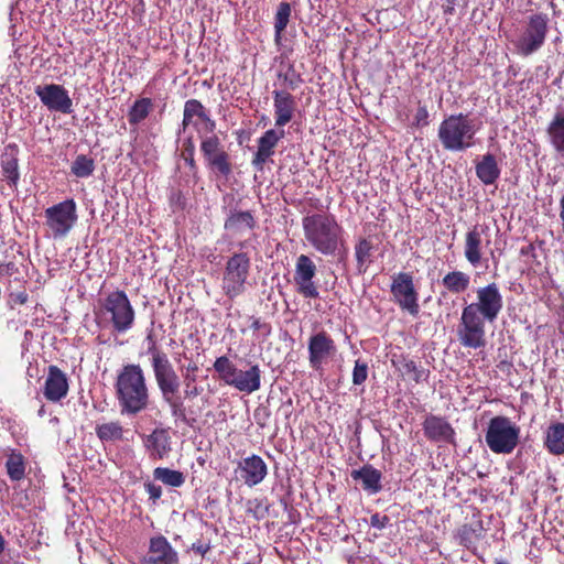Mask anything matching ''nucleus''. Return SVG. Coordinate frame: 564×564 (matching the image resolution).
Returning <instances> with one entry per match:
<instances>
[{
    "mask_svg": "<svg viewBox=\"0 0 564 564\" xmlns=\"http://www.w3.org/2000/svg\"><path fill=\"white\" fill-rule=\"evenodd\" d=\"M477 301L465 305L457 326V338L465 348L486 346V322L494 323L503 308V297L496 283L478 288Z\"/></svg>",
    "mask_w": 564,
    "mask_h": 564,
    "instance_id": "obj_1",
    "label": "nucleus"
},
{
    "mask_svg": "<svg viewBox=\"0 0 564 564\" xmlns=\"http://www.w3.org/2000/svg\"><path fill=\"white\" fill-rule=\"evenodd\" d=\"M147 340L149 343L147 354L151 357V367L162 399L170 406L174 417L185 419V406L181 399L175 397L181 387L178 375L169 356L158 347L152 334L147 336Z\"/></svg>",
    "mask_w": 564,
    "mask_h": 564,
    "instance_id": "obj_2",
    "label": "nucleus"
},
{
    "mask_svg": "<svg viewBox=\"0 0 564 564\" xmlns=\"http://www.w3.org/2000/svg\"><path fill=\"white\" fill-rule=\"evenodd\" d=\"M304 237L317 252L324 256L340 253L345 245L344 229L335 216L328 213H315L302 219Z\"/></svg>",
    "mask_w": 564,
    "mask_h": 564,
    "instance_id": "obj_3",
    "label": "nucleus"
},
{
    "mask_svg": "<svg viewBox=\"0 0 564 564\" xmlns=\"http://www.w3.org/2000/svg\"><path fill=\"white\" fill-rule=\"evenodd\" d=\"M115 388L122 414L134 415L148 408L150 394L140 365L123 366L117 376Z\"/></svg>",
    "mask_w": 564,
    "mask_h": 564,
    "instance_id": "obj_4",
    "label": "nucleus"
},
{
    "mask_svg": "<svg viewBox=\"0 0 564 564\" xmlns=\"http://www.w3.org/2000/svg\"><path fill=\"white\" fill-rule=\"evenodd\" d=\"M475 120L464 113L446 117L438 127L437 137L446 151L459 152L475 145Z\"/></svg>",
    "mask_w": 564,
    "mask_h": 564,
    "instance_id": "obj_5",
    "label": "nucleus"
},
{
    "mask_svg": "<svg viewBox=\"0 0 564 564\" xmlns=\"http://www.w3.org/2000/svg\"><path fill=\"white\" fill-rule=\"evenodd\" d=\"M99 315L110 323L118 334L129 332L135 321V311L124 291L116 290L108 293L99 302Z\"/></svg>",
    "mask_w": 564,
    "mask_h": 564,
    "instance_id": "obj_6",
    "label": "nucleus"
},
{
    "mask_svg": "<svg viewBox=\"0 0 564 564\" xmlns=\"http://www.w3.org/2000/svg\"><path fill=\"white\" fill-rule=\"evenodd\" d=\"M520 429L507 416L497 415L489 421L485 435L490 451L496 454H510L517 447Z\"/></svg>",
    "mask_w": 564,
    "mask_h": 564,
    "instance_id": "obj_7",
    "label": "nucleus"
},
{
    "mask_svg": "<svg viewBox=\"0 0 564 564\" xmlns=\"http://www.w3.org/2000/svg\"><path fill=\"white\" fill-rule=\"evenodd\" d=\"M250 267V258L246 252H236L227 260L221 289L230 300L238 297L246 291Z\"/></svg>",
    "mask_w": 564,
    "mask_h": 564,
    "instance_id": "obj_8",
    "label": "nucleus"
},
{
    "mask_svg": "<svg viewBox=\"0 0 564 564\" xmlns=\"http://www.w3.org/2000/svg\"><path fill=\"white\" fill-rule=\"evenodd\" d=\"M45 226L55 239L65 238L78 220L77 205L74 199H65L44 212Z\"/></svg>",
    "mask_w": 564,
    "mask_h": 564,
    "instance_id": "obj_9",
    "label": "nucleus"
},
{
    "mask_svg": "<svg viewBox=\"0 0 564 564\" xmlns=\"http://www.w3.org/2000/svg\"><path fill=\"white\" fill-rule=\"evenodd\" d=\"M547 32L549 17L544 13L531 15L523 33L514 42L517 52L522 56L538 52L544 45Z\"/></svg>",
    "mask_w": 564,
    "mask_h": 564,
    "instance_id": "obj_10",
    "label": "nucleus"
},
{
    "mask_svg": "<svg viewBox=\"0 0 564 564\" xmlns=\"http://www.w3.org/2000/svg\"><path fill=\"white\" fill-rule=\"evenodd\" d=\"M393 302L401 311L415 317L420 313L419 292L414 284L413 274L410 272H399L392 276L390 285Z\"/></svg>",
    "mask_w": 564,
    "mask_h": 564,
    "instance_id": "obj_11",
    "label": "nucleus"
},
{
    "mask_svg": "<svg viewBox=\"0 0 564 564\" xmlns=\"http://www.w3.org/2000/svg\"><path fill=\"white\" fill-rule=\"evenodd\" d=\"M200 151L207 163V166L223 176L231 173V163L229 154L223 149L220 139L213 132L208 134H199Z\"/></svg>",
    "mask_w": 564,
    "mask_h": 564,
    "instance_id": "obj_12",
    "label": "nucleus"
},
{
    "mask_svg": "<svg viewBox=\"0 0 564 564\" xmlns=\"http://www.w3.org/2000/svg\"><path fill=\"white\" fill-rule=\"evenodd\" d=\"M34 91L50 111L67 115L73 111V101L63 86L57 84L39 85Z\"/></svg>",
    "mask_w": 564,
    "mask_h": 564,
    "instance_id": "obj_13",
    "label": "nucleus"
},
{
    "mask_svg": "<svg viewBox=\"0 0 564 564\" xmlns=\"http://www.w3.org/2000/svg\"><path fill=\"white\" fill-rule=\"evenodd\" d=\"M316 272V264L308 256L301 254L296 258L294 282L297 292L306 299H316L319 295L313 282Z\"/></svg>",
    "mask_w": 564,
    "mask_h": 564,
    "instance_id": "obj_14",
    "label": "nucleus"
},
{
    "mask_svg": "<svg viewBox=\"0 0 564 564\" xmlns=\"http://www.w3.org/2000/svg\"><path fill=\"white\" fill-rule=\"evenodd\" d=\"M178 553L162 534L150 538L140 564H178Z\"/></svg>",
    "mask_w": 564,
    "mask_h": 564,
    "instance_id": "obj_15",
    "label": "nucleus"
},
{
    "mask_svg": "<svg viewBox=\"0 0 564 564\" xmlns=\"http://www.w3.org/2000/svg\"><path fill=\"white\" fill-rule=\"evenodd\" d=\"M307 349L310 365L315 370L321 369L337 351L335 341L325 330L310 337Z\"/></svg>",
    "mask_w": 564,
    "mask_h": 564,
    "instance_id": "obj_16",
    "label": "nucleus"
},
{
    "mask_svg": "<svg viewBox=\"0 0 564 564\" xmlns=\"http://www.w3.org/2000/svg\"><path fill=\"white\" fill-rule=\"evenodd\" d=\"M183 128L193 124L198 134L215 132L216 122L213 120L203 104L197 99L185 101L183 111Z\"/></svg>",
    "mask_w": 564,
    "mask_h": 564,
    "instance_id": "obj_17",
    "label": "nucleus"
},
{
    "mask_svg": "<svg viewBox=\"0 0 564 564\" xmlns=\"http://www.w3.org/2000/svg\"><path fill=\"white\" fill-rule=\"evenodd\" d=\"M235 473L246 486L254 487L267 477L268 466L259 455L252 454L239 460Z\"/></svg>",
    "mask_w": 564,
    "mask_h": 564,
    "instance_id": "obj_18",
    "label": "nucleus"
},
{
    "mask_svg": "<svg viewBox=\"0 0 564 564\" xmlns=\"http://www.w3.org/2000/svg\"><path fill=\"white\" fill-rule=\"evenodd\" d=\"M489 228L486 225H475L467 231L465 237L464 256L469 264L477 267L481 261V249L484 242L490 243L488 238Z\"/></svg>",
    "mask_w": 564,
    "mask_h": 564,
    "instance_id": "obj_19",
    "label": "nucleus"
},
{
    "mask_svg": "<svg viewBox=\"0 0 564 564\" xmlns=\"http://www.w3.org/2000/svg\"><path fill=\"white\" fill-rule=\"evenodd\" d=\"M68 380L66 375L56 366L48 367L44 383V397L52 402H58L67 395Z\"/></svg>",
    "mask_w": 564,
    "mask_h": 564,
    "instance_id": "obj_20",
    "label": "nucleus"
},
{
    "mask_svg": "<svg viewBox=\"0 0 564 564\" xmlns=\"http://www.w3.org/2000/svg\"><path fill=\"white\" fill-rule=\"evenodd\" d=\"M272 95L275 127L282 128L293 119L296 101L295 98L285 90H273Z\"/></svg>",
    "mask_w": 564,
    "mask_h": 564,
    "instance_id": "obj_21",
    "label": "nucleus"
},
{
    "mask_svg": "<svg viewBox=\"0 0 564 564\" xmlns=\"http://www.w3.org/2000/svg\"><path fill=\"white\" fill-rule=\"evenodd\" d=\"M425 436L433 442L454 443L455 432L451 424L441 416L429 415L423 422Z\"/></svg>",
    "mask_w": 564,
    "mask_h": 564,
    "instance_id": "obj_22",
    "label": "nucleus"
},
{
    "mask_svg": "<svg viewBox=\"0 0 564 564\" xmlns=\"http://www.w3.org/2000/svg\"><path fill=\"white\" fill-rule=\"evenodd\" d=\"M262 371L259 365H251L247 370L238 369L231 386L239 392L251 394L261 388Z\"/></svg>",
    "mask_w": 564,
    "mask_h": 564,
    "instance_id": "obj_23",
    "label": "nucleus"
},
{
    "mask_svg": "<svg viewBox=\"0 0 564 564\" xmlns=\"http://www.w3.org/2000/svg\"><path fill=\"white\" fill-rule=\"evenodd\" d=\"M350 476L355 481H359L362 489L369 495H376L382 489V474L371 465L351 470Z\"/></svg>",
    "mask_w": 564,
    "mask_h": 564,
    "instance_id": "obj_24",
    "label": "nucleus"
},
{
    "mask_svg": "<svg viewBox=\"0 0 564 564\" xmlns=\"http://www.w3.org/2000/svg\"><path fill=\"white\" fill-rule=\"evenodd\" d=\"M170 435L165 430L155 429L150 435L144 440V445L150 453V456L155 459H162L171 451V441Z\"/></svg>",
    "mask_w": 564,
    "mask_h": 564,
    "instance_id": "obj_25",
    "label": "nucleus"
},
{
    "mask_svg": "<svg viewBox=\"0 0 564 564\" xmlns=\"http://www.w3.org/2000/svg\"><path fill=\"white\" fill-rule=\"evenodd\" d=\"M224 227L232 234H241L256 228V219L250 212L230 209Z\"/></svg>",
    "mask_w": 564,
    "mask_h": 564,
    "instance_id": "obj_26",
    "label": "nucleus"
},
{
    "mask_svg": "<svg viewBox=\"0 0 564 564\" xmlns=\"http://www.w3.org/2000/svg\"><path fill=\"white\" fill-rule=\"evenodd\" d=\"M392 364L397 368V370L410 380H413L416 383L427 380L430 371L424 369L423 367L416 365V362L412 359H409L404 356L393 357Z\"/></svg>",
    "mask_w": 564,
    "mask_h": 564,
    "instance_id": "obj_27",
    "label": "nucleus"
},
{
    "mask_svg": "<svg viewBox=\"0 0 564 564\" xmlns=\"http://www.w3.org/2000/svg\"><path fill=\"white\" fill-rule=\"evenodd\" d=\"M546 133L553 149L564 155V111L557 110L546 128Z\"/></svg>",
    "mask_w": 564,
    "mask_h": 564,
    "instance_id": "obj_28",
    "label": "nucleus"
},
{
    "mask_svg": "<svg viewBox=\"0 0 564 564\" xmlns=\"http://www.w3.org/2000/svg\"><path fill=\"white\" fill-rule=\"evenodd\" d=\"M441 284L445 292L462 294L470 286V275L459 270L449 271L442 278Z\"/></svg>",
    "mask_w": 564,
    "mask_h": 564,
    "instance_id": "obj_29",
    "label": "nucleus"
},
{
    "mask_svg": "<svg viewBox=\"0 0 564 564\" xmlns=\"http://www.w3.org/2000/svg\"><path fill=\"white\" fill-rule=\"evenodd\" d=\"M544 447L552 455L558 456L564 454V423L556 422L547 427Z\"/></svg>",
    "mask_w": 564,
    "mask_h": 564,
    "instance_id": "obj_30",
    "label": "nucleus"
},
{
    "mask_svg": "<svg viewBox=\"0 0 564 564\" xmlns=\"http://www.w3.org/2000/svg\"><path fill=\"white\" fill-rule=\"evenodd\" d=\"M476 174L484 184H494L500 175L496 158L490 153L485 154L476 165Z\"/></svg>",
    "mask_w": 564,
    "mask_h": 564,
    "instance_id": "obj_31",
    "label": "nucleus"
},
{
    "mask_svg": "<svg viewBox=\"0 0 564 564\" xmlns=\"http://www.w3.org/2000/svg\"><path fill=\"white\" fill-rule=\"evenodd\" d=\"M1 167L6 180L15 185L20 177L15 147H9L1 155Z\"/></svg>",
    "mask_w": 564,
    "mask_h": 564,
    "instance_id": "obj_32",
    "label": "nucleus"
},
{
    "mask_svg": "<svg viewBox=\"0 0 564 564\" xmlns=\"http://www.w3.org/2000/svg\"><path fill=\"white\" fill-rule=\"evenodd\" d=\"M6 469L12 481H20L25 476V460L21 453L11 451L6 462Z\"/></svg>",
    "mask_w": 564,
    "mask_h": 564,
    "instance_id": "obj_33",
    "label": "nucleus"
},
{
    "mask_svg": "<svg viewBox=\"0 0 564 564\" xmlns=\"http://www.w3.org/2000/svg\"><path fill=\"white\" fill-rule=\"evenodd\" d=\"M213 368L225 384L231 386V380L236 377L238 368L227 356L216 358Z\"/></svg>",
    "mask_w": 564,
    "mask_h": 564,
    "instance_id": "obj_34",
    "label": "nucleus"
},
{
    "mask_svg": "<svg viewBox=\"0 0 564 564\" xmlns=\"http://www.w3.org/2000/svg\"><path fill=\"white\" fill-rule=\"evenodd\" d=\"M198 371V366L195 362H191L186 366V372L183 375L184 379V395L187 399H195L197 398L202 391L203 388L198 387L196 384V372Z\"/></svg>",
    "mask_w": 564,
    "mask_h": 564,
    "instance_id": "obj_35",
    "label": "nucleus"
},
{
    "mask_svg": "<svg viewBox=\"0 0 564 564\" xmlns=\"http://www.w3.org/2000/svg\"><path fill=\"white\" fill-rule=\"evenodd\" d=\"M153 477L170 487H181L185 482V476L180 470L170 469L167 467H156L153 470Z\"/></svg>",
    "mask_w": 564,
    "mask_h": 564,
    "instance_id": "obj_36",
    "label": "nucleus"
},
{
    "mask_svg": "<svg viewBox=\"0 0 564 564\" xmlns=\"http://www.w3.org/2000/svg\"><path fill=\"white\" fill-rule=\"evenodd\" d=\"M96 434L102 442H115L122 438L123 429L120 422H107L97 425Z\"/></svg>",
    "mask_w": 564,
    "mask_h": 564,
    "instance_id": "obj_37",
    "label": "nucleus"
},
{
    "mask_svg": "<svg viewBox=\"0 0 564 564\" xmlns=\"http://www.w3.org/2000/svg\"><path fill=\"white\" fill-rule=\"evenodd\" d=\"M284 135L285 132L283 129L267 130L258 140V150L265 152L272 156L274 154V148L276 147L278 142L284 138Z\"/></svg>",
    "mask_w": 564,
    "mask_h": 564,
    "instance_id": "obj_38",
    "label": "nucleus"
},
{
    "mask_svg": "<svg viewBox=\"0 0 564 564\" xmlns=\"http://www.w3.org/2000/svg\"><path fill=\"white\" fill-rule=\"evenodd\" d=\"M153 104L150 98L138 99L128 113L130 124H138L143 121L152 110Z\"/></svg>",
    "mask_w": 564,
    "mask_h": 564,
    "instance_id": "obj_39",
    "label": "nucleus"
},
{
    "mask_svg": "<svg viewBox=\"0 0 564 564\" xmlns=\"http://www.w3.org/2000/svg\"><path fill=\"white\" fill-rule=\"evenodd\" d=\"M372 251V245L367 239H361L355 247V256L357 260V268L359 272L367 270L368 263L370 262Z\"/></svg>",
    "mask_w": 564,
    "mask_h": 564,
    "instance_id": "obj_40",
    "label": "nucleus"
},
{
    "mask_svg": "<svg viewBox=\"0 0 564 564\" xmlns=\"http://www.w3.org/2000/svg\"><path fill=\"white\" fill-rule=\"evenodd\" d=\"M291 15V6L288 2H281L274 19L275 41L281 39L282 32L286 29Z\"/></svg>",
    "mask_w": 564,
    "mask_h": 564,
    "instance_id": "obj_41",
    "label": "nucleus"
},
{
    "mask_svg": "<svg viewBox=\"0 0 564 564\" xmlns=\"http://www.w3.org/2000/svg\"><path fill=\"white\" fill-rule=\"evenodd\" d=\"M95 169L94 160L87 155H78L70 166L72 173L80 178L88 177L93 174Z\"/></svg>",
    "mask_w": 564,
    "mask_h": 564,
    "instance_id": "obj_42",
    "label": "nucleus"
},
{
    "mask_svg": "<svg viewBox=\"0 0 564 564\" xmlns=\"http://www.w3.org/2000/svg\"><path fill=\"white\" fill-rule=\"evenodd\" d=\"M368 378V366L366 362L360 361L359 359L355 361V367L352 370V383L356 386L362 384Z\"/></svg>",
    "mask_w": 564,
    "mask_h": 564,
    "instance_id": "obj_43",
    "label": "nucleus"
},
{
    "mask_svg": "<svg viewBox=\"0 0 564 564\" xmlns=\"http://www.w3.org/2000/svg\"><path fill=\"white\" fill-rule=\"evenodd\" d=\"M251 328L260 333V335L265 338L271 334L270 324L262 322L260 318H253L251 323Z\"/></svg>",
    "mask_w": 564,
    "mask_h": 564,
    "instance_id": "obj_44",
    "label": "nucleus"
},
{
    "mask_svg": "<svg viewBox=\"0 0 564 564\" xmlns=\"http://www.w3.org/2000/svg\"><path fill=\"white\" fill-rule=\"evenodd\" d=\"M414 124L417 127H425L429 124V111L425 106H420L414 116Z\"/></svg>",
    "mask_w": 564,
    "mask_h": 564,
    "instance_id": "obj_45",
    "label": "nucleus"
},
{
    "mask_svg": "<svg viewBox=\"0 0 564 564\" xmlns=\"http://www.w3.org/2000/svg\"><path fill=\"white\" fill-rule=\"evenodd\" d=\"M389 522L390 518L388 516H380L379 513H375L370 518V525L378 530L384 529Z\"/></svg>",
    "mask_w": 564,
    "mask_h": 564,
    "instance_id": "obj_46",
    "label": "nucleus"
},
{
    "mask_svg": "<svg viewBox=\"0 0 564 564\" xmlns=\"http://www.w3.org/2000/svg\"><path fill=\"white\" fill-rule=\"evenodd\" d=\"M269 415H270V412L267 408H258L254 411L256 422L261 427L265 426Z\"/></svg>",
    "mask_w": 564,
    "mask_h": 564,
    "instance_id": "obj_47",
    "label": "nucleus"
},
{
    "mask_svg": "<svg viewBox=\"0 0 564 564\" xmlns=\"http://www.w3.org/2000/svg\"><path fill=\"white\" fill-rule=\"evenodd\" d=\"M28 293L25 291L12 292L9 295V302L11 304L23 305L28 302Z\"/></svg>",
    "mask_w": 564,
    "mask_h": 564,
    "instance_id": "obj_48",
    "label": "nucleus"
},
{
    "mask_svg": "<svg viewBox=\"0 0 564 564\" xmlns=\"http://www.w3.org/2000/svg\"><path fill=\"white\" fill-rule=\"evenodd\" d=\"M270 156H271L270 154L262 152L260 150H257V152L252 159V165L254 167H257L258 170H262L263 164L268 161V159Z\"/></svg>",
    "mask_w": 564,
    "mask_h": 564,
    "instance_id": "obj_49",
    "label": "nucleus"
},
{
    "mask_svg": "<svg viewBox=\"0 0 564 564\" xmlns=\"http://www.w3.org/2000/svg\"><path fill=\"white\" fill-rule=\"evenodd\" d=\"M145 490L153 501H156L162 496V488L155 484L148 482L145 484Z\"/></svg>",
    "mask_w": 564,
    "mask_h": 564,
    "instance_id": "obj_50",
    "label": "nucleus"
},
{
    "mask_svg": "<svg viewBox=\"0 0 564 564\" xmlns=\"http://www.w3.org/2000/svg\"><path fill=\"white\" fill-rule=\"evenodd\" d=\"M185 152L187 153V155H185V153L183 154L184 155V160L185 162L192 167L194 169L196 166L195 164V160H194V145L192 142L188 143V148H186Z\"/></svg>",
    "mask_w": 564,
    "mask_h": 564,
    "instance_id": "obj_51",
    "label": "nucleus"
},
{
    "mask_svg": "<svg viewBox=\"0 0 564 564\" xmlns=\"http://www.w3.org/2000/svg\"><path fill=\"white\" fill-rule=\"evenodd\" d=\"M15 272H18V268L12 262L0 265V275L1 276L11 275Z\"/></svg>",
    "mask_w": 564,
    "mask_h": 564,
    "instance_id": "obj_52",
    "label": "nucleus"
},
{
    "mask_svg": "<svg viewBox=\"0 0 564 564\" xmlns=\"http://www.w3.org/2000/svg\"><path fill=\"white\" fill-rule=\"evenodd\" d=\"M286 82H289L290 88L294 89L297 86V82H300V76H296V79L284 77Z\"/></svg>",
    "mask_w": 564,
    "mask_h": 564,
    "instance_id": "obj_53",
    "label": "nucleus"
},
{
    "mask_svg": "<svg viewBox=\"0 0 564 564\" xmlns=\"http://www.w3.org/2000/svg\"><path fill=\"white\" fill-rule=\"evenodd\" d=\"M193 549H194L196 552L200 553L202 555H205L209 547H208V546H203V545H197V546H196V545L194 544V545H193Z\"/></svg>",
    "mask_w": 564,
    "mask_h": 564,
    "instance_id": "obj_54",
    "label": "nucleus"
},
{
    "mask_svg": "<svg viewBox=\"0 0 564 564\" xmlns=\"http://www.w3.org/2000/svg\"><path fill=\"white\" fill-rule=\"evenodd\" d=\"M446 1H447L448 6H447V8L444 10V11H445V13H453V11H454V4H455L456 0H446Z\"/></svg>",
    "mask_w": 564,
    "mask_h": 564,
    "instance_id": "obj_55",
    "label": "nucleus"
},
{
    "mask_svg": "<svg viewBox=\"0 0 564 564\" xmlns=\"http://www.w3.org/2000/svg\"><path fill=\"white\" fill-rule=\"evenodd\" d=\"M560 216L562 219H564V196L561 199V213Z\"/></svg>",
    "mask_w": 564,
    "mask_h": 564,
    "instance_id": "obj_56",
    "label": "nucleus"
},
{
    "mask_svg": "<svg viewBox=\"0 0 564 564\" xmlns=\"http://www.w3.org/2000/svg\"><path fill=\"white\" fill-rule=\"evenodd\" d=\"M496 564H508L506 561H496Z\"/></svg>",
    "mask_w": 564,
    "mask_h": 564,
    "instance_id": "obj_57",
    "label": "nucleus"
}]
</instances>
